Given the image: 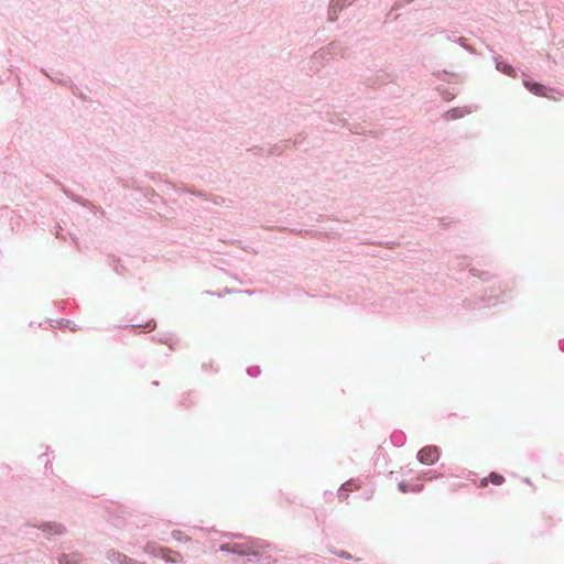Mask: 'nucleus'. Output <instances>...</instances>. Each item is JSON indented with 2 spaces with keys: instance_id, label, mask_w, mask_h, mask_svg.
Masks as SVG:
<instances>
[{
  "instance_id": "f704fd0d",
  "label": "nucleus",
  "mask_w": 564,
  "mask_h": 564,
  "mask_svg": "<svg viewBox=\"0 0 564 564\" xmlns=\"http://www.w3.org/2000/svg\"><path fill=\"white\" fill-rule=\"evenodd\" d=\"M176 556H181V554L178 552H173Z\"/></svg>"
},
{
  "instance_id": "72a5a7b5",
  "label": "nucleus",
  "mask_w": 564,
  "mask_h": 564,
  "mask_svg": "<svg viewBox=\"0 0 564 564\" xmlns=\"http://www.w3.org/2000/svg\"><path fill=\"white\" fill-rule=\"evenodd\" d=\"M447 40H448V41H454V42L456 41V40H454V39H453V36H451V35H447Z\"/></svg>"
},
{
  "instance_id": "4468645a",
  "label": "nucleus",
  "mask_w": 564,
  "mask_h": 564,
  "mask_svg": "<svg viewBox=\"0 0 564 564\" xmlns=\"http://www.w3.org/2000/svg\"><path fill=\"white\" fill-rule=\"evenodd\" d=\"M433 75L436 76L438 79L445 80L448 83L458 80V75L448 73L446 70H438V72H435Z\"/></svg>"
},
{
  "instance_id": "20e7f679",
  "label": "nucleus",
  "mask_w": 564,
  "mask_h": 564,
  "mask_svg": "<svg viewBox=\"0 0 564 564\" xmlns=\"http://www.w3.org/2000/svg\"><path fill=\"white\" fill-rule=\"evenodd\" d=\"M34 528H37L47 535H63L66 533V528L64 524L53 521L35 524Z\"/></svg>"
},
{
  "instance_id": "b1692460",
  "label": "nucleus",
  "mask_w": 564,
  "mask_h": 564,
  "mask_svg": "<svg viewBox=\"0 0 564 564\" xmlns=\"http://www.w3.org/2000/svg\"><path fill=\"white\" fill-rule=\"evenodd\" d=\"M413 1L414 0H397L394 2L393 9L399 10L402 7H404L405 4H409V3L413 2Z\"/></svg>"
},
{
  "instance_id": "bb28decb",
  "label": "nucleus",
  "mask_w": 564,
  "mask_h": 564,
  "mask_svg": "<svg viewBox=\"0 0 564 564\" xmlns=\"http://www.w3.org/2000/svg\"><path fill=\"white\" fill-rule=\"evenodd\" d=\"M456 43H458L460 46L465 47L467 51H470L473 52V50L466 44V39L464 37H459L457 41H455Z\"/></svg>"
},
{
  "instance_id": "6e6552de",
  "label": "nucleus",
  "mask_w": 564,
  "mask_h": 564,
  "mask_svg": "<svg viewBox=\"0 0 564 564\" xmlns=\"http://www.w3.org/2000/svg\"><path fill=\"white\" fill-rule=\"evenodd\" d=\"M144 553L152 554L156 557L164 558V555L172 553V550L165 547H156L154 543H147L143 547Z\"/></svg>"
},
{
  "instance_id": "7ed1b4c3",
  "label": "nucleus",
  "mask_w": 564,
  "mask_h": 564,
  "mask_svg": "<svg viewBox=\"0 0 564 564\" xmlns=\"http://www.w3.org/2000/svg\"><path fill=\"white\" fill-rule=\"evenodd\" d=\"M440 458L438 447L434 445L425 446L417 453V460L423 465H432Z\"/></svg>"
},
{
  "instance_id": "cd10ccee",
  "label": "nucleus",
  "mask_w": 564,
  "mask_h": 564,
  "mask_svg": "<svg viewBox=\"0 0 564 564\" xmlns=\"http://www.w3.org/2000/svg\"><path fill=\"white\" fill-rule=\"evenodd\" d=\"M398 488L401 492H408L409 490V486L404 481L399 482Z\"/></svg>"
},
{
  "instance_id": "393cba45",
  "label": "nucleus",
  "mask_w": 564,
  "mask_h": 564,
  "mask_svg": "<svg viewBox=\"0 0 564 564\" xmlns=\"http://www.w3.org/2000/svg\"><path fill=\"white\" fill-rule=\"evenodd\" d=\"M232 543H224L219 546L220 552L232 554Z\"/></svg>"
},
{
  "instance_id": "9d476101",
  "label": "nucleus",
  "mask_w": 564,
  "mask_h": 564,
  "mask_svg": "<svg viewBox=\"0 0 564 564\" xmlns=\"http://www.w3.org/2000/svg\"><path fill=\"white\" fill-rule=\"evenodd\" d=\"M82 562H83V556H82V554H79L77 552H73L69 554H62L58 557L59 564H82Z\"/></svg>"
},
{
  "instance_id": "f8f14e48",
  "label": "nucleus",
  "mask_w": 564,
  "mask_h": 564,
  "mask_svg": "<svg viewBox=\"0 0 564 564\" xmlns=\"http://www.w3.org/2000/svg\"><path fill=\"white\" fill-rule=\"evenodd\" d=\"M391 443L397 446L401 447L405 444L406 436L402 431H394L390 436Z\"/></svg>"
},
{
  "instance_id": "c85d7f7f",
  "label": "nucleus",
  "mask_w": 564,
  "mask_h": 564,
  "mask_svg": "<svg viewBox=\"0 0 564 564\" xmlns=\"http://www.w3.org/2000/svg\"><path fill=\"white\" fill-rule=\"evenodd\" d=\"M261 550H258V554L257 555H250L248 556L249 557V562H256V561H259L261 558V553H260Z\"/></svg>"
},
{
  "instance_id": "a878e982",
  "label": "nucleus",
  "mask_w": 564,
  "mask_h": 564,
  "mask_svg": "<svg viewBox=\"0 0 564 564\" xmlns=\"http://www.w3.org/2000/svg\"><path fill=\"white\" fill-rule=\"evenodd\" d=\"M482 301L485 306H491L497 304L496 297L492 295H489L486 300L484 299Z\"/></svg>"
},
{
  "instance_id": "4be33fe9",
  "label": "nucleus",
  "mask_w": 564,
  "mask_h": 564,
  "mask_svg": "<svg viewBox=\"0 0 564 564\" xmlns=\"http://www.w3.org/2000/svg\"><path fill=\"white\" fill-rule=\"evenodd\" d=\"M247 373L250 377H258L260 375V368L258 366H251L247 368Z\"/></svg>"
},
{
  "instance_id": "6ab92c4d",
  "label": "nucleus",
  "mask_w": 564,
  "mask_h": 564,
  "mask_svg": "<svg viewBox=\"0 0 564 564\" xmlns=\"http://www.w3.org/2000/svg\"><path fill=\"white\" fill-rule=\"evenodd\" d=\"M59 326H61L62 328H69L72 332H75V330H76L75 325H74V324H73V322H72V321H69V319H62V321L59 322Z\"/></svg>"
},
{
  "instance_id": "ddd939ff",
  "label": "nucleus",
  "mask_w": 564,
  "mask_h": 564,
  "mask_svg": "<svg viewBox=\"0 0 564 564\" xmlns=\"http://www.w3.org/2000/svg\"><path fill=\"white\" fill-rule=\"evenodd\" d=\"M488 481L492 482L494 485H501L505 481V478L500 474L491 473L488 478H484L480 481V486L481 487L487 486Z\"/></svg>"
},
{
  "instance_id": "412c9836",
  "label": "nucleus",
  "mask_w": 564,
  "mask_h": 564,
  "mask_svg": "<svg viewBox=\"0 0 564 564\" xmlns=\"http://www.w3.org/2000/svg\"><path fill=\"white\" fill-rule=\"evenodd\" d=\"M41 72H42L45 76H47L51 80H53V82H56V83H59V84H64V85H67V84H68V82H66V80H64V79H62V78H59V77H55V76H51V75H48L44 68H42V69H41Z\"/></svg>"
},
{
  "instance_id": "f3484780",
  "label": "nucleus",
  "mask_w": 564,
  "mask_h": 564,
  "mask_svg": "<svg viewBox=\"0 0 564 564\" xmlns=\"http://www.w3.org/2000/svg\"><path fill=\"white\" fill-rule=\"evenodd\" d=\"M65 194H66L70 199H73L74 202H77V203L82 204V205H83V206H85V207H88V206H89V203H88V202H86V200L82 199L80 197L75 196L74 194L69 193L68 191H65Z\"/></svg>"
},
{
  "instance_id": "423d86ee",
  "label": "nucleus",
  "mask_w": 564,
  "mask_h": 564,
  "mask_svg": "<svg viewBox=\"0 0 564 564\" xmlns=\"http://www.w3.org/2000/svg\"><path fill=\"white\" fill-rule=\"evenodd\" d=\"M106 557L111 563H118V564H137V561L127 556L126 554L116 551V550H108L106 552Z\"/></svg>"
},
{
  "instance_id": "5701e85b",
  "label": "nucleus",
  "mask_w": 564,
  "mask_h": 564,
  "mask_svg": "<svg viewBox=\"0 0 564 564\" xmlns=\"http://www.w3.org/2000/svg\"><path fill=\"white\" fill-rule=\"evenodd\" d=\"M438 91L441 93L442 97L445 99V100H451L455 97V94L454 93H451L448 91L447 89H441L438 88Z\"/></svg>"
},
{
  "instance_id": "0eeeda50",
  "label": "nucleus",
  "mask_w": 564,
  "mask_h": 564,
  "mask_svg": "<svg viewBox=\"0 0 564 564\" xmlns=\"http://www.w3.org/2000/svg\"><path fill=\"white\" fill-rule=\"evenodd\" d=\"M523 85L530 93H532L536 96H546L545 95V90H546L545 86L538 82H534L531 79H524Z\"/></svg>"
},
{
  "instance_id": "dca6fc26",
  "label": "nucleus",
  "mask_w": 564,
  "mask_h": 564,
  "mask_svg": "<svg viewBox=\"0 0 564 564\" xmlns=\"http://www.w3.org/2000/svg\"><path fill=\"white\" fill-rule=\"evenodd\" d=\"M155 326H156V323L153 319L149 321L144 325H142V324L131 325V327H143L144 332H147V333L152 332L155 328Z\"/></svg>"
},
{
  "instance_id": "1a4fd4ad",
  "label": "nucleus",
  "mask_w": 564,
  "mask_h": 564,
  "mask_svg": "<svg viewBox=\"0 0 564 564\" xmlns=\"http://www.w3.org/2000/svg\"><path fill=\"white\" fill-rule=\"evenodd\" d=\"M494 61H495L497 70H499L510 77L517 76V72L511 65L505 63L503 61H500L499 57H497V56L494 57Z\"/></svg>"
},
{
  "instance_id": "473e14b6",
  "label": "nucleus",
  "mask_w": 564,
  "mask_h": 564,
  "mask_svg": "<svg viewBox=\"0 0 564 564\" xmlns=\"http://www.w3.org/2000/svg\"><path fill=\"white\" fill-rule=\"evenodd\" d=\"M558 345H560V348H561L562 350H564V340H563V341H560V344H558Z\"/></svg>"
},
{
  "instance_id": "c9c22d12",
  "label": "nucleus",
  "mask_w": 564,
  "mask_h": 564,
  "mask_svg": "<svg viewBox=\"0 0 564 564\" xmlns=\"http://www.w3.org/2000/svg\"><path fill=\"white\" fill-rule=\"evenodd\" d=\"M137 564H147V563H142V562H138V561H137Z\"/></svg>"
},
{
  "instance_id": "f03ea898",
  "label": "nucleus",
  "mask_w": 564,
  "mask_h": 564,
  "mask_svg": "<svg viewBox=\"0 0 564 564\" xmlns=\"http://www.w3.org/2000/svg\"><path fill=\"white\" fill-rule=\"evenodd\" d=\"M340 51V46L337 43H330L326 47H323L314 53L308 62V69L316 73L321 67L334 58Z\"/></svg>"
},
{
  "instance_id": "a211bd4d",
  "label": "nucleus",
  "mask_w": 564,
  "mask_h": 564,
  "mask_svg": "<svg viewBox=\"0 0 564 564\" xmlns=\"http://www.w3.org/2000/svg\"><path fill=\"white\" fill-rule=\"evenodd\" d=\"M470 272L474 276H478V278H481L484 280H488L489 279V273L488 272H484V271H480L478 269H470Z\"/></svg>"
},
{
  "instance_id": "c756f323",
  "label": "nucleus",
  "mask_w": 564,
  "mask_h": 564,
  "mask_svg": "<svg viewBox=\"0 0 564 564\" xmlns=\"http://www.w3.org/2000/svg\"><path fill=\"white\" fill-rule=\"evenodd\" d=\"M184 192L191 193V194H193L195 196H199V197H204L205 196V194L203 192L191 191V189H184Z\"/></svg>"
},
{
  "instance_id": "2eb2a0df",
  "label": "nucleus",
  "mask_w": 564,
  "mask_h": 564,
  "mask_svg": "<svg viewBox=\"0 0 564 564\" xmlns=\"http://www.w3.org/2000/svg\"><path fill=\"white\" fill-rule=\"evenodd\" d=\"M351 489H352V482L351 481H346L338 489V498L341 499V500L345 499L348 496L347 492L350 491Z\"/></svg>"
},
{
  "instance_id": "2f4dec72",
  "label": "nucleus",
  "mask_w": 564,
  "mask_h": 564,
  "mask_svg": "<svg viewBox=\"0 0 564 564\" xmlns=\"http://www.w3.org/2000/svg\"><path fill=\"white\" fill-rule=\"evenodd\" d=\"M164 560L166 562H171V563H175L176 562V557H166L165 555H164Z\"/></svg>"
},
{
  "instance_id": "aec40b11",
  "label": "nucleus",
  "mask_w": 564,
  "mask_h": 564,
  "mask_svg": "<svg viewBox=\"0 0 564 564\" xmlns=\"http://www.w3.org/2000/svg\"><path fill=\"white\" fill-rule=\"evenodd\" d=\"M172 536H173V539H175V540H177V541H183V540H184V541H188V540H189V538L184 536L183 532H182V531H180V530H174V531L172 532Z\"/></svg>"
},
{
  "instance_id": "9b49d317",
  "label": "nucleus",
  "mask_w": 564,
  "mask_h": 564,
  "mask_svg": "<svg viewBox=\"0 0 564 564\" xmlns=\"http://www.w3.org/2000/svg\"><path fill=\"white\" fill-rule=\"evenodd\" d=\"M470 112L471 110L469 108H453L444 115V118L446 120H456L463 118L464 116Z\"/></svg>"
},
{
  "instance_id": "f257e3e1",
  "label": "nucleus",
  "mask_w": 564,
  "mask_h": 564,
  "mask_svg": "<svg viewBox=\"0 0 564 564\" xmlns=\"http://www.w3.org/2000/svg\"><path fill=\"white\" fill-rule=\"evenodd\" d=\"M226 536L230 538H238L241 539V542H235L232 543V554L239 555V556H250V555H257L258 550H263L267 547H270L271 544L264 540L257 539V538H250L245 536L242 534H236V533H226Z\"/></svg>"
},
{
  "instance_id": "39448f33",
  "label": "nucleus",
  "mask_w": 564,
  "mask_h": 564,
  "mask_svg": "<svg viewBox=\"0 0 564 564\" xmlns=\"http://www.w3.org/2000/svg\"><path fill=\"white\" fill-rule=\"evenodd\" d=\"M356 0H330L328 6V20L335 21L338 13L347 6L354 3Z\"/></svg>"
},
{
  "instance_id": "7c9ffc66",
  "label": "nucleus",
  "mask_w": 564,
  "mask_h": 564,
  "mask_svg": "<svg viewBox=\"0 0 564 564\" xmlns=\"http://www.w3.org/2000/svg\"><path fill=\"white\" fill-rule=\"evenodd\" d=\"M339 556L343 557V558H351V555L348 552H346V551H341L339 553Z\"/></svg>"
}]
</instances>
